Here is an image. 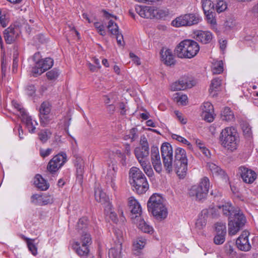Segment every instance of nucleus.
<instances>
[{"mask_svg":"<svg viewBox=\"0 0 258 258\" xmlns=\"http://www.w3.org/2000/svg\"><path fill=\"white\" fill-rule=\"evenodd\" d=\"M161 152L166 171L168 173H170L174 168L179 178H183L187 170V159L185 151L181 148L176 149L173 164V150L171 145L168 143H163L161 147Z\"/></svg>","mask_w":258,"mask_h":258,"instance_id":"1","label":"nucleus"},{"mask_svg":"<svg viewBox=\"0 0 258 258\" xmlns=\"http://www.w3.org/2000/svg\"><path fill=\"white\" fill-rule=\"evenodd\" d=\"M219 143L228 151L234 152L236 150L240 143V138L236 128L228 126L223 129L220 134Z\"/></svg>","mask_w":258,"mask_h":258,"instance_id":"2","label":"nucleus"},{"mask_svg":"<svg viewBox=\"0 0 258 258\" xmlns=\"http://www.w3.org/2000/svg\"><path fill=\"white\" fill-rule=\"evenodd\" d=\"M147 207L148 211L157 219H165L168 215L164 199L159 194H154L149 198Z\"/></svg>","mask_w":258,"mask_h":258,"instance_id":"3","label":"nucleus"},{"mask_svg":"<svg viewBox=\"0 0 258 258\" xmlns=\"http://www.w3.org/2000/svg\"><path fill=\"white\" fill-rule=\"evenodd\" d=\"M200 50L198 43L194 40L186 39L181 41L175 48V53L179 58H191Z\"/></svg>","mask_w":258,"mask_h":258,"instance_id":"4","label":"nucleus"},{"mask_svg":"<svg viewBox=\"0 0 258 258\" xmlns=\"http://www.w3.org/2000/svg\"><path fill=\"white\" fill-rule=\"evenodd\" d=\"M210 187L209 179L204 177L201 179L198 185H195L190 188L188 194L196 200L201 201L206 198Z\"/></svg>","mask_w":258,"mask_h":258,"instance_id":"5","label":"nucleus"},{"mask_svg":"<svg viewBox=\"0 0 258 258\" xmlns=\"http://www.w3.org/2000/svg\"><path fill=\"white\" fill-rule=\"evenodd\" d=\"M202 20L199 14H186L176 17L172 21L171 24L175 27L191 26L199 24Z\"/></svg>","mask_w":258,"mask_h":258,"instance_id":"6","label":"nucleus"},{"mask_svg":"<svg viewBox=\"0 0 258 258\" xmlns=\"http://www.w3.org/2000/svg\"><path fill=\"white\" fill-rule=\"evenodd\" d=\"M39 56V53H35L33 56L34 60L36 61V63L35 67L32 69V73L36 77L40 75L45 71L51 68L53 64V59L49 57L36 61V58Z\"/></svg>","mask_w":258,"mask_h":258,"instance_id":"7","label":"nucleus"},{"mask_svg":"<svg viewBox=\"0 0 258 258\" xmlns=\"http://www.w3.org/2000/svg\"><path fill=\"white\" fill-rule=\"evenodd\" d=\"M245 221V218L242 212H235L234 217L229 220V234L230 235H235L243 226Z\"/></svg>","mask_w":258,"mask_h":258,"instance_id":"8","label":"nucleus"},{"mask_svg":"<svg viewBox=\"0 0 258 258\" xmlns=\"http://www.w3.org/2000/svg\"><path fill=\"white\" fill-rule=\"evenodd\" d=\"M81 240L82 242L81 246H80V243L78 241L75 242L72 246L79 255L82 258H85L89 254L87 244L91 241L90 234L85 233L84 235L81 236Z\"/></svg>","mask_w":258,"mask_h":258,"instance_id":"9","label":"nucleus"},{"mask_svg":"<svg viewBox=\"0 0 258 258\" xmlns=\"http://www.w3.org/2000/svg\"><path fill=\"white\" fill-rule=\"evenodd\" d=\"M67 161V155L61 153L54 156L48 162L47 169L51 173L56 172Z\"/></svg>","mask_w":258,"mask_h":258,"instance_id":"10","label":"nucleus"},{"mask_svg":"<svg viewBox=\"0 0 258 258\" xmlns=\"http://www.w3.org/2000/svg\"><path fill=\"white\" fill-rule=\"evenodd\" d=\"M115 235L117 238L116 247L109 249L108 255L109 258H121V249L123 239V233L119 229H116L115 230Z\"/></svg>","mask_w":258,"mask_h":258,"instance_id":"11","label":"nucleus"},{"mask_svg":"<svg viewBox=\"0 0 258 258\" xmlns=\"http://www.w3.org/2000/svg\"><path fill=\"white\" fill-rule=\"evenodd\" d=\"M194 85V81L186 77L181 78L178 81L171 84L170 88L172 91L185 90L191 88Z\"/></svg>","mask_w":258,"mask_h":258,"instance_id":"12","label":"nucleus"},{"mask_svg":"<svg viewBox=\"0 0 258 258\" xmlns=\"http://www.w3.org/2000/svg\"><path fill=\"white\" fill-rule=\"evenodd\" d=\"M238 173L243 181L246 183H252L256 178L255 172L245 166L239 167Z\"/></svg>","mask_w":258,"mask_h":258,"instance_id":"13","label":"nucleus"},{"mask_svg":"<svg viewBox=\"0 0 258 258\" xmlns=\"http://www.w3.org/2000/svg\"><path fill=\"white\" fill-rule=\"evenodd\" d=\"M249 232L244 231L237 239L236 244L237 247L242 251H247L251 249V245L248 240Z\"/></svg>","mask_w":258,"mask_h":258,"instance_id":"14","label":"nucleus"},{"mask_svg":"<svg viewBox=\"0 0 258 258\" xmlns=\"http://www.w3.org/2000/svg\"><path fill=\"white\" fill-rule=\"evenodd\" d=\"M151 158L154 170L160 173L162 170V165L158 148H152Z\"/></svg>","mask_w":258,"mask_h":258,"instance_id":"15","label":"nucleus"},{"mask_svg":"<svg viewBox=\"0 0 258 258\" xmlns=\"http://www.w3.org/2000/svg\"><path fill=\"white\" fill-rule=\"evenodd\" d=\"M135 10L142 18L146 19L154 18V7H153L137 6L135 7Z\"/></svg>","mask_w":258,"mask_h":258,"instance_id":"16","label":"nucleus"},{"mask_svg":"<svg viewBox=\"0 0 258 258\" xmlns=\"http://www.w3.org/2000/svg\"><path fill=\"white\" fill-rule=\"evenodd\" d=\"M130 183L133 184L139 181H145L146 176L142 171L138 167H133L129 171Z\"/></svg>","mask_w":258,"mask_h":258,"instance_id":"17","label":"nucleus"},{"mask_svg":"<svg viewBox=\"0 0 258 258\" xmlns=\"http://www.w3.org/2000/svg\"><path fill=\"white\" fill-rule=\"evenodd\" d=\"M194 35L195 39L203 44L210 43L213 38L212 33L208 31L196 30Z\"/></svg>","mask_w":258,"mask_h":258,"instance_id":"18","label":"nucleus"},{"mask_svg":"<svg viewBox=\"0 0 258 258\" xmlns=\"http://www.w3.org/2000/svg\"><path fill=\"white\" fill-rule=\"evenodd\" d=\"M19 32L18 28L12 26L5 29L4 35L6 42L8 44L12 43L17 38Z\"/></svg>","mask_w":258,"mask_h":258,"instance_id":"19","label":"nucleus"},{"mask_svg":"<svg viewBox=\"0 0 258 258\" xmlns=\"http://www.w3.org/2000/svg\"><path fill=\"white\" fill-rule=\"evenodd\" d=\"M134 154L136 159L140 163H143L144 162L149 161L148 156L149 150L140 147H136L134 150Z\"/></svg>","mask_w":258,"mask_h":258,"instance_id":"20","label":"nucleus"},{"mask_svg":"<svg viewBox=\"0 0 258 258\" xmlns=\"http://www.w3.org/2000/svg\"><path fill=\"white\" fill-rule=\"evenodd\" d=\"M218 207L220 210H222L224 215L229 216V219H232L233 216L234 217V214L235 212H241L238 209L233 210V208L232 207L231 204L229 202L225 203L222 205H219Z\"/></svg>","mask_w":258,"mask_h":258,"instance_id":"21","label":"nucleus"},{"mask_svg":"<svg viewBox=\"0 0 258 258\" xmlns=\"http://www.w3.org/2000/svg\"><path fill=\"white\" fill-rule=\"evenodd\" d=\"M161 60L166 65L171 66L174 63V56L169 49L163 48L160 52Z\"/></svg>","mask_w":258,"mask_h":258,"instance_id":"22","label":"nucleus"},{"mask_svg":"<svg viewBox=\"0 0 258 258\" xmlns=\"http://www.w3.org/2000/svg\"><path fill=\"white\" fill-rule=\"evenodd\" d=\"M207 167L213 176H219L224 179H226L227 176L225 171L216 164L209 162L207 163Z\"/></svg>","mask_w":258,"mask_h":258,"instance_id":"23","label":"nucleus"},{"mask_svg":"<svg viewBox=\"0 0 258 258\" xmlns=\"http://www.w3.org/2000/svg\"><path fill=\"white\" fill-rule=\"evenodd\" d=\"M21 120L25 124L29 133L33 134L35 132L36 126L38 125L36 120H33L27 113L21 117Z\"/></svg>","mask_w":258,"mask_h":258,"instance_id":"24","label":"nucleus"},{"mask_svg":"<svg viewBox=\"0 0 258 258\" xmlns=\"http://www.w3.org/2000/svg\"><path fill=\"white\" fill-rule=\"evenodd\" d=\"M136 218V223L139 229H140L144 233H147L149 234L153 233L154 230L152 226L146 223L144 219L141 218V217H138V216H136L135 219Z\"/></svg>","mask_w":258,"mask_h":258,"instance_id":"25","label":"nucleus"},{"mask_svg":"<svg viewBox=\"0 0 258 258\" xmlns=\"http://www.w3.org/2000/svg\"><path fill=\"white\" fill-rule=\"evenodd\" d=\"M208 217V212L206 210L202 211L196 223V228L198 229H203L206 225Z\"/></svg>","mask_w":258,"mask_h":258,"instance_id":"26","label":"nucleus"},{"mask_svg":"<svg viewBox=\"0 0 258 258\" xmlns=\"http://www.w3.org/2000/svg\"><path fill=\"white\" fill-rule=\"evenodd\" d=\"M135 188L134 190L139 194L145 193L149 188V184L147 179H145V181H139L137 183L132 184Z\"/></svg>","mask_w":258,"mask_h":258,"instance_id":"27","label":"nucleus"},{"mask_svg":"<svg viewBox=\"0 0 258 258\" xmlns=\"http://www.w3.org/2000/svg\"><path fill=\"white\" fill-rule=\"evenodd\" d=\"M128 205L133 214H139L141 212V207L139 202L133 197L128 199Z\"/></svg>","mask_w":258,"mask_h":258,"instance_id":"28","label":"nucleus"},{"mask_svg":"<svg viewBox=\"0 0 258 258\" xmlns=\"http://www.w3.org/2000/svg\"><path fill=\"white\" fill-rule=\"evenodd\" d=\"M34 183L38 188L41 190H45L47 189L49 187L47 181L39 174H37L35 176Z\"/></svg>","mask_w":258,"mask_h":258,"instance_id":"29","label":"nucleus"},{"mask_svg":"<svg viewBox=\"0 0 258 258\" xmlns=\"http://www.w3.org/2000/svg\"><path fill=\"white\" fill-rule=\"evenodd\" d=\"M95 198L97 202L101 204H105L108 200V198L102 189L98 187L95 189Z\"/></svg>","mask_w":258,"mask_h":258,"instance_id":"30","label":"nucleus"},{"mask_svg":"<svg viewBox=\"0 0 258 258\" xmlns=\"http://www.w3.org/2000/svg\"><path fill=\"white\" fill-rule=\"evenodd\" d=\"M221 118L222 120L232 121L234 120V115L229 107H225L221 112Z\"/></svg>","mask_w":258,"mask_h":258,"instance_id":"31","label":"nucleus"},{"mask_svg":"<svg viewBox=\"0 0 258 258\" xmlns=\"http://www.w3.org/2000/svg\"><path fill=\"white\" fill-rule=\"evenodd\" d=\"M221 85V79L219 78H215L212 80L209 89V92L213 96L215 95L216 92L220 90Z\"/></svg>","mask_w":258,"mask_h":258,"instance_id":"32","label":"nucleus"},{"mask_svg":"<svg viewBox=\"0 0 258 258\" xmlns=\"http://www.w3.org/2000/svg\"><path fill=\"white\" fill-rule=\"evenodd\" d=\"M88 224V220L86 217H82L80 218L77 224V229L80 232V234L82 235H84L85 233H88L86 230L87 226Z\"/></svg>","mask_w":258,"mask_h":258,"instance_id":"33","label":"nucleus"},{"mask_svg":"<svg viewBox=\"0 0 258 258\" xmlns=\"http://www.w3.org/2000/svg\"><path fill=\"white\" fill-rule=\"evenodd\" d=\"M146 244V239L143 237H138L135 239L133 243L134 250L138 251L142 249Z\"/></svg>","mask_w":258,"mask_h":258,"instance_id":"34","label":"nucleus"},{"mask_svg":"<svg viewBox=\"0 0 258 258\" xmlns=\"http://www.w3.org/2000/svg\"><path fill=\"white\" fill-rule=\"evenodd\" d=\"M51 135L52 133L48 129L42 130L38 134L39 139L43 143H46Z\"/></svg>","mask_w":258,"mask_h":258,"instance_id":"35","label":"nucleus"},{"mask_svg":"<svg viewBox=\"0 0 258 258\" xmlns=\"http://www.w3.org/2000/svg\"><path fill=\"white\" fill-rule=\"evenodd\" d=\"M174 100L179 105H185L187 103V97L186 95L177 93L174 95Z\"/></svg>","mask_w":258,"mask_h":258,"instance_id":"36","label":"nucleus"},{"mask_svg":"<svg viewBox=\"0 0 258 258\" xmlns=\"http://www.w3.org/2000/svg\"><path fill=\"white\" fill-rule=\"evenodd\" d=\"M212 72L214 74H220L223 71V62L222 60H216L213 62Z\"/></svg>","mask_w":258,"mask_h":258,"instance_id":"37","label":"nucleus"},{"mask_svg":"<svg viewBox=\"0 0 258 258\" xmlns=\"http://www.w3.org/2000/svg\"><path fill=\"white\" fill-rule=\"evenodd\" d=\"M140 164L145 173L149 177H152L154 175L153 170L149 161L144 162L143 163H140Z\"/></svg>","mask_w":258,"mask_h":258,"instance_id":"38","label":"nucleus"},{"mask_svg":"<svg viewBox=\"0 0 258 258\" xmlns=\"http://www.w3.org/2000/svg\"><path fill=\"white\" fill-rule=\"evenodd\" d=\"M202 3V8L204 13H207L214 10V5L211 1L203 0Z\"/></svg>","mask_w":258,"mask_h":258,"instance_id":"39","label":"nucleus"},{"mask_svg":"<svg viewBox=\"0 0 258 258\" xmlns=\"http://www.w3.org/2000/svg\"><path fill=\"white\" fill-rule=\"evenodd\" d=\"M117 169L116 166L114 164L109 166L106 175L108 179H110V180H115Z\"/></svg>","mask_w":258,"mask_h":258,"instance_id":"40","label":"nucleus"},{"mask_svg":"<svg viewBox=\"0 0 258 258\" xmlns=\"http://www.w3.org/2000/svg\"><path fill=\"white\" fill-rule=\"evenodd\" d=\"M50 111V105L49 102H43L40 107V114H48Z\"/></svg>","mask_w":258,"mask_h":258,"instance_id":"41","label":"nucleus"},{"mask_svg":"<svg viewBox=\"0 0 258 258\" xmlns=\"http://www.w3.org/2000/svg\"><path fill=\"white\" fill-rule=\"evenodd\" d=\"M109 31L111 34L114 35L119 32L118 26L112 20H110L107 26Z\"/></svg>","mask_w":258,"mask_h":258,"instance_id":"42","label":"nucleus"},{"mask_svg":"<svg viewBox=\"0 0 258 258\" xmlns=\"http://www.w3.org/2000/svg\"><path fill=\"white\" fill-rule=\"evenodd\" d=\"M201 116L205 120L209 122H212L214 119V111L202 112Z\"/></svg>","mask_w":258,"mask_h":258,"instance_id":"43","label":"nucleus"},{"mask_svg":"<svg viewBox=\"0 0 258 258\" xmlns=\"http://www.w3.org/2000/svg\"><path fill=\"white\" fill-rule=\"evenodd\" d=\"M227 8V3L223 0L219 1L216 5V10L218 13L224 12Z\"/></svg>","mask_w":258,"mask_h":258,"instance_id":"44","label":"nucleus"},{"mask_svg":"<svg viewBox=\"0 0 258 258\" xmlns=\"http://www.w3.org/2000/svg\"><path fill=\"white\" fill-rule=\"evenodd\" d=\"M42 196L39 194H34L31 197V202L37 206H42Z\"/></svg>","mask_w":258,"mask_h":258,"instance_id":"45","label":"nucleus"},{"mask_svg":"<svg viewBox=\"0 0 258 258\" xmlns=\"http://www.w3.org/2000/svg\"><path fill=\"white\" fill-rule=\"evenodd\" d=\"M138 137L137 130L135 128H133L130 131L128 134L124 136V139L125 140L130 139L131 142H133L137 139Z\"/></svg>","mask_w":258,"mask_h":258,"instance_id":"46","label":"nucleus"},{"mask_svg":"<svg viewBox=\"0 0 258 258\" xmlns=\"http://www.w3.org/2000/svg\"><path fill=\"white\" fill-rule=\"evenodd\" d=\"M172 138L174 140H177V141H178V142H179L180 143H183L184 144L188 146L189 149H191V148L192 145L185 138H183V137H181V136H180L179 135H176V134H173L172 135Z\"/></svg>","mask_w":258,"mask_h":258,"instance_id":"47","label":"nucleus"},{"mask_svg":"<svg viewBox=\"0 0 258 258\" xmlns=\"http://www.w3.org/2000/svg\"><path fill=\"white\" fill-rule=\"evenodd\" d=\"M215 229L217 234L226 233V227L225 223L222 222H217L215 224Z\"/></svg>","mask_w":258,"mask_h":258,"instance_id":"48","label":"nucleus"},{"mask_svg":"<svg viewBox=\"0 0 258 258\" xmlns=\"http://www.w3.org/2000/svg\"><path fill=\"white\" fill-rule=\"evenodd\" d=\"M241 128L244 136L246 137H250L251 135V130L249 125L246 122L241 124Z\"/></svg>","mask_w":258,"mask_h":258,"instance_id":"49","label":"nucleus"},{"mask_svg":"<svg viewBox=\"0 0 258 258\" xmlns=\"http://www.w3.org/2000/svg\"><path fill=\"white\" fill-rule=\"evenodd\" d=\"M34 240H29L27 241V246L29 250L32 254L36 255L37 254V248L36 245L33 243Z\"/></svg>","mask_w":258,"mask_h":258,"instance_id":"50","label":"nucleus"},{"mask_svg":"<svg viewBox=\"0 0 258 258\" xmlns=\"http://www.w3.org/2000/svg\"><path fill=\"white\" fill-rule=\"evenodd\" d=\"M226 233H220L217 234L215 236L214 240L216 244H221L224 241L225 239Z\"/></svg>","mask_w":258,"mask_h":258,"instance_id":"51","label":"nucleus"},{"mask_svg":"<svg viewBox=\"0 0 258 258\" xmlns=\"http://www.w3.org/2000/svg\"><path fill=\"white\" fill-rule=\"evenodd\" d=\"M46 75L48 79L50 80H55L59 75V72L56 69H53L48 72Z\"/></svg>","mask_w":258,"mask_h":258,"instance_id":"52","label":"nucleus"},{"mask_svg":"<svg viewBox=\"0 0 258 258\" xmlns=\"http://www.w3.org/2000/svg\"><path fill=\"white\" fill-rule=\"evenodd\" d=\"M206 16L208 23L211 24H215L216 23V19L214 17V14L213 11L204 13Z\"/></svg>","mask_w":258,"mask_h":258,"instance_id":"53","label":"nucleus"},{"mask_svg":"<svg viewBox=\"0 0 258 258\" xmlns=\"http://www.w3.org/2000/svg\"><path fill=\"white\" fill-rule=\"evenodd\" d=\"M154 18L160 19L164 17L166 15V12L165 10L158 9L154 8Z\"/></svg>","mask_w":258,"mask_h":258,"instance_id":"54","label":"nucleus"},{"mask_svg":"<svg viewBox=\"0 0 258 258\" xmlns=\"http://www.w3.org/2000/svg\"><path fill=\"white\" fill-rule=\"evenodd\" d=\"M94 27L97 29L98 32L102 36H104L106 32L104 26L99 22H95L94 24Z\"/></svg>","mask_w":258,"mask_h":258,"instance_id":"55","label":"nucleus"},{"mask_svg":"<svg viewBox=\"0 0 258 258\" xmlns=\"http://www.w3.org/2000/svg\"><path fill=\"white\" fill-rule=\"evenodd\" d=\"M202 111H214V107L212 104L209 102H204L201 106Z\"/></svg>","mask_w":258,"mask_h":258,"instance_id":"56","label":"nucleus"},{"mask_svg":"<svg viewBox=\"0 0 258 258\" xmlns=\"http://www.w3.org/2000/svg\"><path fill=\"white\" fill-rule=\"evenodd\" d=\"M12 104L13 106L20 112L21 117L26 113L25 109L22 107L21 105L19 104L17 101H13Z\"/></svg>","mask_w":258,"mask_h":258,"instance_id":"57","label":"nucleus"},{"mask_svg":"<svg viewBox=\"0 0 258 258\" xmlns=\"http://www.w3.org/2000/svg\"><path fill=\"white\" fill-rule=\"evenodd\" d=\"M52 151V149L51 148L46 149L40 148L39 149V154L42 157L45 158L48 156L51 153Z\"/></svg>","mask_w":258,"mask_h":258,"instance_id":"58","label":"nucleus"},{"mask_svg":"<svg viewBox=\"0 0 258 258\" xmlns=\"http://www.w3.org/2000/svg\"><path fill=\"white\" fill-rule=\"evenodd\" d=\"M47 115L48 114H40V123L43 126H45L49 121Z\"/></svg>","mask_w":258,"mask_h":258,"instance_id":"59","label":"nucleus"},{"mask_svg":"<svg viewBox=\"0 0 258 258\" xmlns=\"http://www.w3.org/2000/svg\"><path fill=\"white\" fill-rule=\"evenodd\" d=\"M140 145V148L149 150V146L147 141V139L144 136L141 137Z\"/></svg>","mask_w":258,"mask_h":258,"instance_id":"60","label":"nucleus"},{"mask_svg":"<svg viewBox=\"0 0 258 258\" xmlns=\"http://www.w3.org/2000/svg\"><path fill=\"white\" fill-rule=\"evenodd\" d=\"M9 23V20L7 18L6 15L5 14H3L2 16H0V25L3 27L5 28L7 27Z\"/></svg>","mask_w":258,"mask_h":258,"instance_id":"61","label":"nucleus"},{"mask_svg":"<svg viewBox=\"0 0 258 258\" xmlns=\"http://www.w3.org/2000/svg\"><path fill=\"white\" fill-rule=\"evenodd\" d=\"M84 172V165L82 164L77 165V174L78 177L82 179Z\"/></svg>","mask_w":258,"mask_h":258,"instance_id":"62","label":"nucleus"},{"mask_svg":"<svg viewBox=\"0 0 258 258\" xmlns=\"http://www.w3.org/2000/svg\"><path fill=\"white\" fill-rule=\"evenodd\" d=\"M225 249L226 252L230 255H233L234 254V251L233 246L230 244H226L225 245Z\"/></svg>","mask_w":258,"mask_h":258,"instance_id":"63","label":"nucleus"},{"mask_svg":"<svg viewBox=\"0 0 258 258\" xmlns=\"http://www.w3.org/2000/svg\"><path fill=\"white\" fill-rule=\"evenodd\" d=\"M114 35L116 37V39L118 44L120 46L123 45L124 42L123 41L122 35L120 33H119V32H118V34H115Z\"/></svg>","mask_w":258,"mask_h":258,"instance_id":"64","label":"nucleus"}]
</instances>
